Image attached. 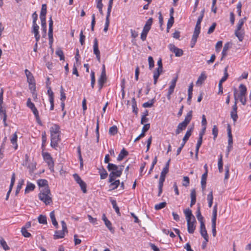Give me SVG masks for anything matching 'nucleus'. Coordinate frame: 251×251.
I'll use <instances>...</instances> for the list:
<instances>
[{"mask_svg": "<svg viewBox=\"0 0 251 251\" xmlns=\"http://www.w3.org/2000/svg\"><path fill=\"white\" fill-rule=\"evenodd\" d=\"M38 197L39 200L44 202L47 205L50 204L52 202L51 194L49 187L41 189L38 195Z\"/></svg>", "mask_w": 251, "mask_h": 251, "instance_id": "obj_1", "label": "nucleus"}, {"mask_svg": "<svg viewBox=\"0 0 251 251\" xmlns=\"http://www.w3.org/2000/svg\"><path fill=\"white\" fill-rule=\"evenodd\" d=\"M169 172V169L167 167H164L162 171L161 172L160 178L159 180L158 184V196H160L161 194L162 193V188L163 186V183L165 181L166 174Z\"/></svg>", "mask_w": 251, "mask_h": 251, "instance_id": "obj_2", "label": "nucleus"}, {"mask_svg": "<svg viewBox=\"0 0 251 251\" xmlns=\"http://www.w3.org/2000/svg\"><path fill=\"white\" fill-rule=\"evenodd\" d=\"M61 224L62 225V230L55 231L54 234L53 235L54 239L63 238L64 237L65 233H68L67 227L65 221H62L61 222Z\"/></svg>", "mask_w": 251, "mask_h": 251, "instance_id": "obj_3", "label": "nucleus"}, {"mask_svg": "<svg viewBox=\"0 0 251 251\" xmlns=\"http://www.w3.org/2000/svg\"><path fill=\"white\" fill-rule=\"evenodd\" d=\"M118 171H117L116 172L112 173V174H110L109 175V182H112L115 179V177H120L122 174V172L123 171L124 166V165H120L118 166Z\"/></svg>", "mask_w": 251, "mask_h": 251, "instance_id": "obj_4", "label": "nucleus"}, {"mask_svg": "<svg viewBox=\"0 0 251 251\" xmlns=\"http://www.w3.org/2000/svg\"><path fill=\"white\" fill-rule=\"evenodd\" d=\"M44 158L46 162L48 164L49 168L51 172H53L54 162L52 160V158L49 153H45L44 154Z\"/></svg>", "mask_w": 251, "mask_h": 251, "instance_id": "obj_5", "label": "nucleus"}, {"mask_svg": "<svg viewBox=\"0 0 251 251\" xmlns=\"http://www.w3.org/2000/svg\"><path fill=\"white\" fill-rule=\"evenodd\" d=\"M51 136V142H50V145L51 146L55 149L57 146L58 143L60 140L59 133L57 134H50Z\"/></svg>", "mask_w": 251, "mask_h": 251, "instance_id": "obj_6", "label": "nucleus"}, {"mask_svg": "<svg viewBox=\"0 0 251 251\" xmlns=\"http://www.w3.org/2000/svg\"><path fill=\"white\" fill-rule=\"evenodd\" d=\"M48 36L49 39V45L51 46L53 43V21L51 17L50 18L49 20V29L48 32Z\"/></svg>", "mask_w": 251, "mask_h": 251, "instance_id": "obj_7", "label": "nucleus"}, {"mask_svg": "<svg viewBox=\"0 0 251 251\" xmlns=\"http://www.w3.org/2000/svg\"><path fill=\"white\" fill-rule=\"evenodd\" d=\"M169 50L175 54L177 57H180L183 55V51L178 48L176 47L174 44H170L168 46Z\"/></svg>", "mask_w": 251, "mask_h": 251, "instance_id": "obj_8", "label": "nucleus"}, {"mask_svg": "<svg viewBox=\"0 0 251 251\" xmlns=\"http://www.w3.org/2000/svg\"><path fill=\"white\" fill-rule=\"evenodd\" d=\"M94 53L96 55L97 59L99 62L100 61V51L98 47V41L97 38H95L93 45Z\"/></svg>", "mask_w": 251, "mask_h": 251, "instance_id": "obj_9", "label": "nucleus"}, {"mask_svg": "<svg viewBox=\"0 0 251 251\" xmlns=\"http://www.w3.org/2000/svg\"><path fill=\"white\" fill-rule=\"evenodd\" d=\"M200 233L201 235L203 237L204 240L206 242L208 241V236L207 233V231L206 230L205 225L204 222H201V224L200 225Z\"/></svg>", "mask_w": 251, "mask_h": 251, "instance_id": "obj_10", "label": "nucleus"}, {"mask_svg": "<svg viewBox=\"0 0 251 251\" xmlns=\"http://www.w3.org/2000/svg\"><path fill=\"white\" fill-rule=\"evenodd\" d=\"M193 220L192 221L191 220H188L187 222V229L189 233H193L194 232V230L195 229V222Z\"/></svg>", "mask_w": 251, "mask_h": 251, "instance_id": "obj_11", "label": "nucleus"}, {"mask_svg": "<svg viewBox=\"0 0 251 251\" xmlns=\"http://www.w3.org/2000/svg\"><path fill=\"white\" fill-rule=\"evenodd\" d=\"M25 73L26 75L27 81L28 84L30 83L35 82L33 75L29 70H28L27 69H25Z\"/></svg>", "mask_w": 251, "mask_h": 251, "instance_id": "obj_12", "label": "nucleus"}, {"mask_svg": "<svg viewBox=\"0 0 251 251\" xmlns=\"http://www.w3.org/2000/svg\"><path fill=\"white\" fill-rule=\"evenodd\" d=\"M187 126V125L185 124L184 122H181L179 123L177 127V128L176 130V134H179L183 130H185Z\"/></svg>", "mask_w": 251, "mask_h": 251, "instance_id": "obj_13", "label": "nucleus"}, {"mask_svg": "<svg viewBox=\"0 0 251 251\" xmlns=\"http://www.w3.org/2000/svg\"><path fill=\"white\" fill-rule=\"evenodd\" d=\"M37 184L40 187V189L49 187L48 182L46 179H41L38 180Z\"/></svg>", "mask_w": 251, "mask_h": 251, "instance_id": "obj_14", "label": "nucleus"}, {"mask_svg": "<svg viewBox=\"0 0 251 251\" xmlns=\"http://www.w3.org/2000/svg\"><path fill=\"white\" fill-rule=\"evenodd\" d=\"M232 44L230 42H227L225 44L222 54V57L221 59L225 57L227 55V51L228 49L231 47Z\"/></svg>", "mask_w": 251, "mask_h": 251, "instance_id": "obj_15", "label": "nucleus"}, {"mask_svg": "<svg viewBox=\"0 0 251 251\" xmlns=\"http://www.w3.org/2000/svg\"><path fill=\"white\" fill-rule=\"evenodd\" d=\"M190 197L191 199L190 206L192 207L196 202V192L195 189H193L191 190Z\"/></svg>", "mask_w": 251, "mask_h": 251, "instance_id": "obj_16", "label": "nucleus"}, {"mask_svg": "<svg viewBox=\"0 0 251 251\" xmlns=\"http://www.w3.org/2000/svg\"><path fill=\"white\" fill-rule=\"evenodd\" d=\"M184 212L186 216L187 222L188 221V220H191L192 219H193V220L194 221H195V217L193 215L192 211L190 209H189V208L186 209V210H184Z\"/></svg>", "mask_w": 251, "mask_h": 251, "instance_id": "obj_17", "label": "nucleus"}, {"mask_svg": "<svg viewBox=\"0 0 251 251\" xmlns=\"http://www.w3.org/2000/svg\"><path fill=\"white\" fill-rule=\"evenodd\" d=\"M235 34L240 41H242L243 40L245 35L244 30L236 29L235 31Z\"/></svg>", "mask_w": 251, "mask_h": 251, "instance_id": "obj_18", "label": "nucleus"}, {"mask_svg": "<svg viewBox=\"0 0 251 251\" xmlns=\"http://www.w3.org/2000/svg\"><path fill=\"white\" fill-rule=\"evenodd\" d=\"M106 81V75L105 73V66L103 65L102 66V70L100 76L98 80V82H104L105 83Z\"/></svg>", "mask_w": 251, "mask_h": 251, "instance_id": "obj_19", "label": "nucleus"}, {"mask_svg": "<svg viewBox=\"0 0 251 251\" xmlns=\"http://www.w3.org/2000/svg\"><path fill=\"white\" fill-rule=\"evenodd\" d=\"M0 114L2 116L3 122L4 125V126H7V124L6 122L7 119V115L6 114V111L5 110L3 109L2 105H0Z\"/></svg>", "mask_w": 251, "mask_h": 251, "instance_id": "obj_20", "label": "nucleus"}, {"mask_svg": "<svg viewBox=\"0 0 251 251\" xmlns=\"http://www.w3.org/2000/svg\"><path fill=\"white\" fill-rule=\"evenodd\" d=\"M227 135H228V145H229V147L232 146L233 144V139H232V136L231 134V130L230 125H228L227 126Z\"/></svg>", "mask_w": 251, "mask_h": 251, "instance_id": "obj_21", "label": "nucleus"}, {"mask_svg": "<svg viewBox=\"0 0 251 251\" xmlns=\"http://www.w3.org/2000/svg\"><path fill=\"white\" fill-rule=\"evenodd\" d=\"M107 168L108 170L111 172L110 174H112V173H115L117 171H118L119 167L115 164L108 163Z\"/></svg>", "mask_w": 251, "mask_h": 251, "instance_id": "obj_22", "label": "nucleus"}, {"mask_svg": "<svg viewBox=\"0 0 251 251\" xmlns=\"http://www.w3.org/2000/svg\"><path fill=\"white\" fill-rule=\"evenodd\" d=\"M36 163L35 161H32L29 163L28 165L27 164V168L29 169V172L30 175L35 171L36 170Z\"/></svg>", "mask_w": 251, "mask_h": 251, "instance_id": "obj_23", "label": "nucleus"}, {"mask_svg": "<svg viewBox=\"0 0 251 251\" xmlns=\"http://www.w3.org/2000/svg\"><path fill=\"white\" fill-rule=\"evenodd\" d=\"M163 72V71H160L157 69L153 72V84L156 85L157 82V79L160 75Z\"/></svg>", "mask_w": 251, "mask_h": 251, "instance_id": "obj_24", "label": "nucleus"}, {"mask_svg": "<svg viewBox=\"0 0 251 251\" xmlns=\"http://www.w3.org/2000/svg\"><path fill=\"white\" fill-rule=\"evenodd\" d=\"M128 154V151H127L124 148H123L117 157V160L119 161L122 160L124 158L127 156Z\"/></svg>", "mask_w": 251, "mask_h": 251, "instance_id": "obj_25", "label": "nucleus"}, {"mask_svg": "<svg viewBox=\"0 0 251 251\" xmlns=\"http://www.w3.org/2000/svg\"><path fill=\"white\" fill-rule=\"evenodd\" d=\"M17 135L16 132H15L14 134L12 135V136L10 139L11 143L13 145V147L15 150L17 149L18 148V145L17 143Z\"/></svg>", "mask_w": 251, "mask_h": 251, "instance_id": "obj_26", "label": "nucleus"}, {"mask_svg": "<svg viewBox=\"0 0 251 251\" xmlns=\"http://www.w3.org/2000/svg\"><path fill=\"white\" fill-rule=\"evenodd\" d=\"M153 19L152 18H149L147 21L145 25L144 26L143 30L149 32L151 28L152 24Z\"/></svg>", "mask_w": 251, "mask_h": 251, "instance_id": "obj_27", "label": "nucleus"}, {"mask_svg": "<svg viewBox=\"0 0 251 251\" xmlns=\"http://www.w3.org/2000/svg\"><path fill=\"white\" fill-rule=\"evenodd\" d=\"M50 216L52 225L56 228H57L58 227V223H57V222L56 220L55 217L54 211H52L50 213Z\"/></svg>", "mask_w": 251, "mask_h": 251, "instance_id": "obj_28", "label": "nucleus"}, {"mask_svg": "<svg viewBox=\"0 0 251 251\" xmlns=\"http://www.w3.org/2000/svg\"><path fill=\"white\" fill-rule=\"evenodd\" d=\"M50 134L60 133V127L58 125L55 124L50 128Z\"/></svg>", "mask_w": 251, "mask_h": 251, "instance_id": "obj_29", "label": "nucleus"}, {"mask_svg": "<svg viewBox=\"0 0 251 251\" xmlns=\"http://www.w3.org/2000/svg\"><path fill=\"white\" fill-rule=\"evenodd\" d=\"M109 182L110 183V184L109 186V187L110 188V190H112L116 189L120 184V182L119 180H114V181H113L112 182Z\"/></svg>", "mask_w": 251, "mask_h": 251, "instance_id": "obj_30", "label": "nucleus"}, {"mask_svg": "<svg viewBox=\"0 0 251 251\" xmlns=\"http://www.w3.org/2000/svg\"><path fill=\"white\" fill-rule=\"evenodd\" d=\"M207 201H208V207L210 208L211 207L213 201V192L212 190L210 191V193L207 196Z\"/></svg>", "mask_w": 251, "mask_h": 251, "instance_id": "obj_31", "label": "nucleus"}, {"mask_svg": "<svg viewBox=\"0 0 251 251\" xmlns=\"http://www.w3.org/2000/svg\"><path fill=\"white\" fill-rule=\"evenodd\" d=\"M240 93L238 96H245L247 93V88L245 85L241 84L239 86Z\"/></svg>", "mask_w": 251, "mask_h": 251, "instance_id": "obj_32", "label": "nucleus"}, {"mask_svg": "<svg viewBox=\"0 0 251 251\" xmlns=\"http://www.w3.org/2000/svg\"><path fill=\"white\" fill-rule=\"evenodd\" d=\"M35 188V186L32 183L28 182L25 189V193H28L30 191H33Z\"/></svg>", "mask_w": 251, "mask_h": 251, "instance_id": "obj_33", "label": "nucleus"}, {"mask_svg": "<svg viewBox=\"0 0 251 251\" xmlns=\"http://www.w3.org/2000/svg\"><path fill=\"white\" fill-rule=\"evenodd\" d=\"M40 19L41 22V26L43 29V31L44 32V36H45L47 32V24L46 18H42Z\"/></svg>", "mask_w": 251, "mask_h": 251, "instance_id": "obj_34", "label": "nucleus"}, {"mask_svg": "<svg viewBox=\"0 0 251 251\" xmlns=\"http://www.w3.org/2000/svg\"><path fill=\"white\" fill-rule=\"evenodd\" d=\"M192 117V111H189L186 116L184 120L183 121L186 125H188Z\"/></svg>", "mask_w": 251, "mask_h": 251, "instance_id": "obj_35", "label": "nucleus"}, {"mask_svg": "<svg viewBox=\"0 0 251 251\" xmlns=\"http://www.w3.org/2000/svg\"><path fill=\"white\" fill-rule=\"evenodd\" d=\"M193 130V127H191L189 129H188L187 131H186V133H185L184 137L183 138V141L187 142L188 140L189 137H190V136L192 134Z\"/></svg>", "mask_w": 251, "mask_h": 251, "instance_id": "obj_36", "label": "nucleus"}, {"mask_svg": "<svg viewBox=\"0 0 251 251\" xmlns=\"http://www.w3.org/2000/svg\"><path fill=\"white\" fill-rule=\"evenodd\" d=\"M196 217L197 218L198 220L200 222L201 224V222H204L203 217L201 214L200 206L198 207L197 210L196 211Z\"/></svg>", "mask_w": 251, "mask_h": 251, "instance_id": "obj_37", "label": "nucleus"}, {"mask_svg": "<svg viewBox=\"0 0 251 251\" xmlns=\"http://www.w3.org/2000/svg\"><path fill=\"white\" fill-rule=\"evenodd\" d=\"M206 78V75L203 73H201L197 81V84H202Z\"/></svg>", "mask_w": 251, "mask_h": 251, "instance_id": "obj_38", "label": "nucleus"}, {"mask_svg": "<svg viewBox=\"0 0 251 251\" xmlns=\"http://www.w3.org/2000/svg\"><path fill=\"white\" fill-rule=\"evenodd\" d=\"M47 13V5L46 4H43L42 5L41 11L40 13V19L42 18H46V15Z\"/></svg>", "mask_w": 251, "mask_h": 251, "instance_id": "obj_39", "label": "nucleus"}, {"mask_svg": "<svg viewBox=\"0 0 251 251\" xmlns=\"http://www.w3.org/2000/svg\"><path fill=\"white\" fill-rule=\"evenodd\" d=\"M110 14L107 13L106 17V20H105V26L103 29V31L105 32H106L108 30V26L109 25V17H110Z\"/></svg>", "mask_w": 251, "mask_h": 251, "instance_id": "obj_40", "label": "nucleus"}, {"mask_svg": "<svg viewBox=\"0 0 251 251\" xmlns=\"http://www.w3.org/2000/svg\"><path fill=\"white\" fill-rule=\"evenodd\" d=\"M24 184V179H21L20 181H19L18 185L17 186L16 190L15 192V195H17L19 193L20 191L21 190L22 186Z\"/></svg>", "mask_w": 251, "mask_h": 251, "instance_id": "obj_41", "label": "nucleus"}, {"mask_svg": "<svg viewBox=\"0 0 251 251\" xmlns=\"http://www.w3.org/2000/svg\"><path fill=\"white\" fill-rule=\"evenodd\" d=\"M174 23V18L173 16H171L169 19L167 23V31L169 32V29L172 26Z\"/></svg>", "mask_w": 251, "mask_h": 251, "instance_id": "obj_42", "label": "nucleus"}, {"mask_svg": "<svg viewBox=\"0 0 251 251\" xmlns=\"http://www.w3.org/2000/svg\"><path fill=\"white\" fill-rule=\"evenodd\" d=\"M223 156L222 154H220V158L218 160V169L220 173L223 172V159H222Z\"/></svg>", "mask_w": 251, "mask_h": 251, "instance_id": "obj_43", "label": "nucleus"}, {"mask_svg": "<svg viewBox=\"0 0 251 251\" xmlns=\"http://www.w3.org/2000/svg\"><path fill=\"white\" fill-rule=\"evenodd\" d=\"M111 203L112 204L113 208L115 209L118 215L120 216L121 213L120 212V209L117 205L116 201L115 200H112Z\"/></svg>", "mask_w": 251, "mask_h": 251, "instance_id": "obj_44", "label": "nucleus"}, {"mask_svg": "<svg viewBox=\"0 0 251 251\" xmlns=\"http://www.w3.org/2000/svg\"><path fill=\"white\" fill-rule=\"evenodd\" d=\"M38 220L40 224H46L47 223V217L45 215H40L38 218Z\"/></svg>", "mask_w": 251, "mask_h": 251, "instance_id": "obj_45", "label": "nucleus"}, {"mask_svg": "<svg viewBox=\"0 0 251 251\" xmlns=\"http://www.w3.org/2000/svg\"><path fill=\"white\" fill-rule=\"evenodd\" d=\"M118 132V128L116 126H113L110 127L109 129V133L112 135H114L117 134Z\"/></svg>", "mask_w": 251, "mask_h": 251, "instance_id": "obj_46", "label": "nucleus"}, {"mask_svg": "<svg viewBox=\"0 0 251 251\" xmlns=\"http://www.w3.org/2000/svg\"><path fill=\"white\" fill-rule=\"evenodd\" d=\"M100 178L101 179H105L107 177L108 174L105 169L102 168L101 170H100Z\"/></svg>", "mask_w": 251, "mask_h": 251, "instance_id": "obj_47", "label": "nucleus"}, {"mask_svg": "<svg viewBox=\"0 0 251 251\" xmlns=\"http://www.w3.org/2000/svg\"><path fill=\"white\" fill-rule=\"evenodd\" d=\"M132 107L133 108V112L135 114H137L138 113V108L137 107L136 101L135 100V99L133 98L132 99Z\"/></svg>", "mask_w": 251, "mask_h": 251, "instance_id": "obj_48", "label": "nucleus"}, {"mask_svg": "<svg viewBox=\"0 0 251 251\" xmlns=\"http://www.w3.org/2000/svg\"><path fill=\"white\" fill-rule=\"evenodd\" d=\"M104 224L110 231L113 233L114 232V229L112 227L111 223L109 220H106Z\"/></svg>", "mask_w": 251, "mask_h": 251, "instance_id": "obj_49", "label": "nucleus"}, {"mask_svg": "<svg viewBox=\"0 0 251 251\" xmlns=\"http://www.w3.org/2000/svg\"><path fill=\"white\" fill-rule=\"evenodd\" d=\"M166 204L167 203L166 202H162L156 204L154 206V208L155 210H158L165 207L166 206Z\"/></svg>", "mask_w": 251, "mask_h": 251, "instance_id": "obj_50", "label": "nucleus"}, {"mask_svg": "<svg viewBox=\"0 0 251 251\" xmlns=\"http://www.w3.org/2000/svg\"><path fill=\"white\" fill-rule=\"evenodd\" d=\"M55 53H56V55H57L58 56H59L60 60H64L65 57H64V53H63V51L61 49H57L56 50Z\"/></svg>", "mask_w": 251, "mask_h": 251, "instance_id": "obj_51", "label": "nucleus"}, {"mask_svg": "<svg viewBox=\"0 0 251 251\" xmlns=\"http://www.w3.org/2000/svg\"><path fill=\"white\" fill-rule=\"evenodd\" d=\"M246 20V17L239 20V21L237 24V29H236L240 30L242 29V26L243 25L245 21Z\"/></svg>", "mask_w": 251, "mask_h": 251, "instance_id": "obj_52", "label": "nucleus"}, {"mask_svg": "<svg viewBox=\"0 0 251 251\" xmlns=\"http://www.w3.org/2000/svg\"><path fill=\"white\" fill-rule=\"evenodd\" d=\"M78 184H79L81 190L84 193H86L87 192L86 189V184L83 180L79 182Z\"/></svg>", "mask_w": 251, "mask_h": 251, "instance_id": "obj_53", "label": "nucleus"}, {"mask_svg": "<svg viewBox=\"0 0 251 251\" xmlns=\"http://www.w3.org/2000/svg\"><path fill=\"white\" fill-rule=\"evenodd\" d=\"M237 113V111H233V110H232L230 112V116L234 122H236L238 119V115Z\"/></svg>", "mask_w": 251, "mask_h": 251, "instance_id": "obj_54", "label": "nucleus"}, {"mask_svg": "<svg viewBox=\"0 0 251 251\" xmlns=\"http://www.w3.org/2000/svg\"><path fill=\"white\" fill-rule=\"evenodd\" d=\"M21 232L23 235L25 237H29L31 236V234L29 233L26 229L25 227H22L21 229Z\"/></svg>", "mask_w": 251, "mask_h": 251, "instance_id": "obj_55", "label": "nucleus"}, {"mask_svg": "<svg viewBox=\"0 0 251 251\" xmlns=\"http://www.w3.org/2000/svg\"><path fill=\"white\" fill-rule=\"evenodd\" d=\"M154 102V99H152L150 101L145 102L143 104V106L145 108L151 107Z\"/></svg>", "mask_w": 251, "mask_h": 251, "instance_id": "obj_56", "label": "nucleus"}, {"mask_svg": "<svg viewBox=\"0 0 251 251\" xmlns=\"http://www.w3.org/2000/svg\"><path fill=\"white\" fill-rule=\"evenodd\" d=\"M39 26L37 25V24H33L32 32L34 33V35L39 34Z\"/></svg>", "mask_w": 251, "mask_h": 251, "instance_id": "obj_57", "label": "nucleus"}, {"mask_svg": "<svg viewBox=\"0 0 251 251\" xmlns=\"http://www.w3.org/2000/svg\"><path fill=\"white\" fill-rule=\"evenodd\" d=\"M218 134V128L216 126L214 125L212 128V134L214 136L213 139L215 140Z\"/></svg>", "mask_w": 251, "mask_h": 251, "instance_id": "obj_58", "label": "nucleus"}, {"mask_svg": "<svg viewBox=\"0 0 251 251\" xmlns=\"http://www.w3.org/2000/svg\"><path fill=\"white\" fill-rule=\"evenodd\" d=\"M91 85L92 88H94L95 83V72L93 71L91 72Z\"/></svg>", "mask_w": 251, "mask_h": 251, "instance_id": "obj_59", "label": "nucleus"}, {"mask_svg": "<svg viewBox=\"0 0 251 251\" xmlns=\"http://www.w3.org/2000/svg\"><path fill=\"white\" fill-rule=\"evenodd\" d=\"M26 105L28 108L31 109V110L36 107L34 104L31 102L30 98L27 99Z\"/></svg>", "mask_w": 251, "mask_h": 251, "instance_id": "obj_60", "label": "nucleus"}, {"mask_svg": "<svg viewBox=\"0 0 251 251\" xmlns=\"http://www.w3.org/2000/svg\"><path fill=\"white\" fill-rule=\"evenodd\" d=\"M174 89H175L174 87H173L170 86L169 90H168L167 96V99L168 100H171V95L173 93V92L174 91Z\"/></svg>", "mask_w": 251, "mask_h": 251, "instance_id": "obj_61", "label": "nucleus"}, {"mask_svg": "<svg viewBox=\"0 0 251 251\" xmlns=\"http://www.w3.org/2000/svg\"><path fill=\"white\" fill-rule=\"evenodd\" d=\"M1 246L5 251H7L9 249V247L7 246L6 242L3 240L1 239L0 241Z\"/></svg>", "mask_w": 251, "mask_h": 251, "instance_id": "obj_62", "label": "nucleus"}, {"mask_svg": "<svg viewBox=\"0 0 251 251\" xmlns=\"http://www.w3.org/2000/svg\"><path fill=\"white\" fill-rule=\"evenodd\" d=\"M29 87L33 94V95H34V92L36 91L35 82L29 83Z\"/></svg>", "mask_w": 251, "mask_h": 251, "instance_id": "obj_63", "label": "nucleus"}, {"mask_svg": "<svg viewBox=\"0 0 251 251\" xmlns=\"http://www.w3.org/2000/svg\"><path fill=\"white\" fill-rule=\"evenodd\" d=\"M216 26V23H213L212 24V25H211V26L209 27V28L207 31V34H210L212 33H213L215 29Z\"/></svg>", "mask_w": 251, "mask_h": 251, "instance_id": "obj_64", "label": "nucleus"}]
</instances>
